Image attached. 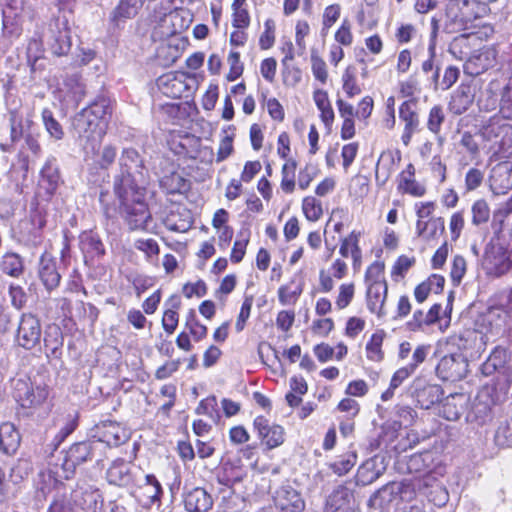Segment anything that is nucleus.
<instances>
[{
	"label": "nucleus",
	"instance_id": "nucleus-1",
	"mask_svg": "<svg viewBox=\"0 0 512 512\" xmlns=\"http://www.w3.org/2000/svg\"><path fill=\"white\" fill-rule=\"evenodd\" d=\"M118 203L119 212L124 217L130 230H146L151 221V213L144 200V189L127 188L126 190H114Z\"/></svg>",
	"mask_w": 512,
	"mask_h": 512
},
{
	"label": "nucleus",
	"instance_id": "nucleus-2",
	"mask_svg": "<svg viewBox=\"0 0 512 512\" xmlns=\"http://www.w3.org/2000/svg\"><path fill=\"white\" fill-rule=\"evenodd\" d=\"M119 166L120 173L115 177L114 190L137 189L145 184L148 172L145 160L135 148L123 149Z\"/></svg>",
	"mask_w": 512,
	"mask_h": 512
},
{
	"label": "nucleus",
	"instance_id": "nucleus-3",
	"mask_svg": "<svg viewBox=\"0 0 512 512\" xmlns=\"http://www.w3.org/2000/svg\"><path fill=\"white\" fill-rule=\"evenodd\" d=\"M10 137L0 143L4 152L12 151L20 140H24L26 147L35 155L41 151L37 136L34 134L35 123L30 114L26 117L18 109L9 111Z\"/></svg>",
	"mask_w": 512,
	"mask_h": 512
},
{
	"label": "nucleus",
	"instance_id": "nucleus-4",
	"mask_svg": "<svg viewBox=\"0 0 512 512\" xmlns=\"http://www.w3.org/2000/svg\"><path fill=\"white\" fill-rule=\"evenodd\" d=\"M107 124L81 110L73 120V127L85 150L94 151L106 134Z\"/></svg>",
	"mask_w": 512,
	"mask_h": 512
},
{
	"label": "nucleus",
	"instance_id": "nucleus-5",
	"mask_svg": "<svg viewBox=\"0 0 512 512\" xmlns=\"http://www.w3.org/2000/svg\"><path fill=\"white\" fill-rule=\"evenodd\" d=\"M41 336L42 326L37 316L32 313H23L14 336L15 344L25 350H32L40 344Z\"/></svg>",
	"mask_w": 512,
	"mask_h": 512
},
{
	"label": "nucleus",
	"instance_id": "nucleus-6",
	"mask_svg": "<svg viewBox=\"0 0 512 512\" xmlns=\"http://www.w3.org/2000/svg\"><path fill=\"white\" fill-rule=\"evenodd\" d=\"M96 447V442L93 440L73 444L63 457L61 476L70 479L78 465L92 460Z\"/></svg>",
	"mask_w": 512,
	"mask_h": 512
},
{
	"label": "nucleus",
	"instance_id": "nucleus-7",
	"mask_svg": "<svg viewBox=\"0 0 512 512\" xmlns=\"http://www.w3.org/2000/svg\"><path fill=\"white\" fill-rule=\"evenodd\" d=\"M92 438L96 446L105 443L109 447H117L129 439V432L119 423L103 421L92 429Z\"/></svg>",
	"mask_w": 512,
	"mask_h": 512
},
{
	"label": "nucleus",
	"instance_id": "nucleus-8",
	"mask_svg": "<svg viewBox=\"0 0 512 512\" xmlns=\"http://www.w3.org/2000/svg\"><path fill=\"white\" fill-rule=\"evenodd\" d=\"M496 62V49L492 46H484L471 53L463 65V70L467 75L478 76L490 68H493Z\"/></svg>",
	"mask_w": 512,
	"mask_h": 512
},
{
	"label": "nucleus",
	"instance_id": "nucleus-9",
	"mask_svg": "<svg viewBox=\"0 0 512 512\" xmlns=\"http://www.w3.org/2000/svg\"><path fill=\"white\" fill-rule=\"evenodd\" d=\"M52 53L56 56L66 55L71 48V38L69 29L58 20H52L49 23L48 31L43 33Z\"/></svg>",
	"mask_w": 512,
	"mask_h": 512
},
{
	"label": "nucleus",
	"instance_id": "nucleus-10",
	"mask_svg": "<svg viewBox=\"0 0 512 512\" xmlns=\"http://www.w3.org/2000/svg\"><path fill=\"white\" fill-rule=\"evenodd\" d=\"M46 385H33L23 380H17L15 384V399L22 407L37 406L42 404L48 397Z\"/></svg>",
	"mask_w": 512,
	"mask_h": 512
},
{
	"label": "nucleus",
	"instance_id": "nucleus-11",
	"mask_svg": "<svg viewBox=\"0 0 512 512\" xmlns=\"http://www.w3.org/2000/svg\"><path fill=\"white\" fill-rule=\"evenodd\" d=\"M467 361L461 354H450L442 357L436 366V374L445 381H456L465 376Z\"/></svg>",
	"mask_w": 512,
	"mask_h": 512
},
{
	"label": "nucleus",
	"instance_id": "nucleus-12",
	"mask_svg": "<svg viewBox=\"0 0 512 512\" xmlns=\"http://www.w3.org/2000/svg\"><path fill=\"white\" fill-rule=\"evenodd\" d=\"M71 493L73 503L83 512L103 511V497L98 489L91 486L77 487Z\"/></svg>",
	"mask_w": 512,
	"mask_h": 512
},
{
	"label": "nucleus",
	"instance_id": "nucleus-13",
	"mask_svg": "<svg viewBox=\"0 0 512 512\" xmlns=\"http://www.w3.org/2000/svg\"><path fill=\"white\" fill-rule=\"evenodd\" d=\"M483 139L493 142L498 150H507L512 146V125L490 122L481 129Z\"/></svg>",
	"mask_w": 512,
	"mask_h": 512
},
{
	"label": "nucleus",
	"instance_id": "nucleus-14",
	"mask_svg": "<svg viewBox=\"0 0 512 512\" xmlns=\"http://www.w3.org/2000/svg\"><path fill=\"white\" fill-rule=\"evenodd\" d=\"M411 390L417 403L423 409H429L438 403L443 396V391L439 385L426 384L421 378L414 379Z\"/></svg>",
	"mask_w": 512,
	"mask_h": 512
},
{
	"label": "nucleus",
	"instance_id": "nucleus-15",
	"mask_svg": "<svg viewBox=\"0 0 512 512\" xmlns=\"http://www.w3.org/2000/svg\"><path fill=\"white\" fill-rule=\"evenodd\" d=\"M62 179L55 158L47 159L40 171L39 189L43 190L49 200L56 192Z\"/></svg>",
	"mask_w": 512,
	"mask_h": 512
},
{
	"label": "nucleus",
	"instance_id": "nucleus-16",
	"mask_svg": "<svg viewBox=\"0 0 512 512\" xmlns=\"http://www.w3.org/2000/svg\"><path fill=\"white\" fill-rule=\"evenodd\" d=\"M39 278L48 291L56 289L61 280V274L57 266V261L50 254L44 253L39 261Z\"/></svg>",
	"mask_w": 512,
	"mask_h": 512
},
{
	"label": "nucleus",
	"instance_id": "nucleus-17",
	"mask_svg": "<svg viewBox=\"0 0 512 512\" xmlns=\"http://www.w3.org/2000/svg\"><path fill=\"white\" fill-rule=\"evenodd\" d=\"M275 504L281 512H303L305 502L292 486H282L275 496Z\"/></svg>",
	"mask_w": 512,
	"mask_h": 512
},
{
	"label": "nucleus",
	"instance_id": "nucleus-18",
	"mask_svg": "<svg viewBox=\"0 0 512 512\" xmlns=\"http://www.w3.org/2000/svg\"><path fill=\"white\" fill-rule=\"evenodd\" d=\"M510 358V352L507 348L496 346L490 353L487 360L481 365V372L485 376H490L495 372L508 375L510 368L507 366Z\"/></svg>",
	"mask_w": 512,
	"mask_h": 512
},
{
	"label": "nucleus",
	"instance_id": "nucleus-19",
	"mask_svg": "<svg viewBox=\"0 0 512 512\" xmlns=\"http://www.w3.org/2000/svg\"><path fill=\"white\" fill-rule=\"evenodd\" d=\"M475 91L469 83H461L451 95L448 108L451 113L461 115L473 104Z\"/></svg>",
	"mask_w": 512,
	"mask_h": 512
},
{
	"label": "nucleus",
	"instance_id": "nucleus-20",
	"mask_svg": "<svg viewBox=\"0 0 512 512\" xmlns=\"http://www.w3.org/2000/svg\"><path fill=\"white\" fill-rule=\"evenodd\" d=\"M183 502L188 512H207L213 505L211 495L201 487L185 491Z\"/></svg>",
	"mask_w": 512,
	"mask_h": 512
},
{
	"label": "nucleus",
	"instance_id": "nucleus-21",
	"mask_svg": "<svg viewBox=\"0 0 512 512\" xmlns=\"http://www.w3.org/2000/svg\"><path fill=\"white\" fill-rule=\"evenodd\" d=\"M405 485L391 482L377 490L369 499L368 505L376 509H384L396 498L400 497Z\"/></svg>",
	"mask_w": 512,
	"mask_h": 512
},
{
	"label": "nucleus",
	"instance_id": "nucleus-22",
	"mask_svg": "<svg viewBox=\"0 0 512 512\" xmlns=\"http://www.w3.org/2000/svg\"><path fill=\"white\" fill-rule=\"evenodd\" d=\"M397 182V189L401 193L414 197H422L426 193V187L415 179V167L412 163L399 174Z\"/></svg>",
	"mask_w": 512,
	"mask_h": 512
},
{
	"label": "nucleus",
	"instance_id": "nucleus-23",
	"mask_svg": "<svg viewBox=\"0 0 512 512\" xmlns=\"http://www.w3.org/2000/svg\"><path fill=\"white\" fill-rule=\"evenodd\" d=\"M162 487L153 474H147L144 483L140 484L136 490L137 499L145 506H149L160 500Z\"/></svg>",
	"mask_w": 512,
	"mask_h": 512
},
{
	"label": "nucleus",
	"instance_id": "nucleus-24",
	"mask_svg": "<svg viewBox=\"0 0 512 512\" xmlns=\"http://www.w3.org/2000/svg\"><path fill=\"white\" fill-rule=\"evenodd\" d=\"M80 249L84 255L85 262L93 261L105 254L103 242L92 231H86L80 235Z\"/></svg>",
	"mask_w": 512,
	"mask_h": 512
},
{
	"label": "nucleus",
	"instance_id": "nucleus-25",
	"mask_svg": "<svg viewBox=\"0 0 512 512\" xmlns=\"http://www.w3.org/2000/svg\"><path fill=\"white\" fill-rule=\"evenodd\" d=\"M131 464L124 460H116L107 470V480L117 486H128L133 481Z\"/></svg>",
	"mask_w": 512,
	"mask_h": 512
},
{
	"label": "nucleus",
	"instance_id": "nucleus-26",
	"mask_svg": "<svg viewBox=\"0 0 512 512\" xmlns=\"http://www.w3.org/2000/svg\"><path fill=\"white\" fill-rule=\"evenodd\" d=\"M21 437L14 426L10 422L0 425V450L8 455L14 454L20 446Z\"/></svg>",
	"mask_w": 512,
	"mask_h": 512
},
{
	"label": "nucleus",
	"instance_id": "nucleus-27",
	"mask_svg": "<svg viewBox=\"0 0 512 512\" xmlns=\"http://www.w3.org/2000/svg\"><path fill=\"white\" fill-rule=\"evenodd\" d=\"M141 6V0H120L119 4L111 13V23L115 27H120L127 19L136 16Z\"/></svg>",
	"mask_w": 512,
	"mask_h": 512
},
{
	"label": "nucleus",
	"instance_id": "nucleus-28",
	"mask_svg": "<svg viewBox=\"0 0 512 512\" xmlns=\"http://www.w3.org/2000/svg\"><path fill=\"white\" fill-rule=\"evenodd\" d=\"M352 498L353 494L350 489L340 485L328 496L326 500L325 511L344 512L349 508Z\"/></svg>",
	"mask_w": 512,
	"mask_h": 512
},
{
	"label": "nucleus",
	"instance_id": "nucleus-29",
	"mask_svg": "<svg viewBox=\"0 0 512 512\" xmlns=\"http://www.w3.org/2000/svg\"><path fill=\"white\" fill-rule=\"evenodd\" d=\"M388 292L387 285H368L367 289V307L372 313L378 316L384 314L383 307Z\"/></svg>",
	"mask_w": 512,
	"mask_h": 512
},
{
	"label": "nucleus",
	"instance_id": "nucleus-30",
	"mask_svg": "<svg viewBox=\"0 0 512 512\" xmlns=\"http://www.w3.org/2000/svg\"><path fill=\"white\" fill-rule=\"evenodd\" d=\"M396 165L395 157L391 151L383 152L377 162L375 179L378 186H384L392 173Z\"/></svg>",
	"mask_w": 512,
	"mask_h": 512
},
{
	"label": "nucleus",
	"instance_id": "nucleus-31",
	"mask_svg": "<svg viewBox=\"0 0 512 512\" xmlns=\"http://www.w3.org/2000/svg\"><path fill=\"white\" fill-rule=\"evenodd\" d=\"M82 110L108 125L112 114V103L108 97L101 95Z\"/></svg>",
	"mask_w": 512,
	"mask_h": 512
},
{
	"label": "nucleus",
	"instance_id": "nucleus-32",
	"mask_svg": "<svg viewBox=\"0 0 512 512\" xmlns=\"http://www.w3.org/2000/svg\"><path fill=\"white\" fill-rule=\"evenodd\" d=\"M512 218V197L504 206L495 210L492 214L491 230L497 239H500L506 222Z\"/></svg>",
	"mask_w": 512,
	"mask_h": 512
},
{
	"label": "nucleus",
	"instance_id": "nucleus-33",
	"mask_svg": "<svg viewBox=\"0 0 512 512\" xmlns=\"http://www.w3.org/2000/svg\"><path fill=\"white\" fill-rule=\"evenodd\" d=\"M0 270L8 276L19 278L24 272L23 259L16 253H6L0 261Z\"/></svg>",
	"mask_w": 512,
	"mask_h": 512
},
{
	"label": "nucleus",
	"instance_id": "nucleus-34",
	"mask_svg": "<svg viewBox=\"0 0 512 512\" xmlns=\"http://www.w3.org/2000/svg\"><path fill=\"white\" fill-rule=\"evenodd\" d=\"M160 186L168 194H177L186 192L189 189V182L179 173L173 172L161 178Z\"/></svg>",
	"mask_w": 512,
	"mask_h": 512
},
{
	"label": "nucleus",
	"instance_id": "nucleus-35",
	"mask_svg": "<svg viewBox=\"0 0 512 512\" xmlns=\"http://www.w3.org/2000/svg\"><path fill=\"white\" fill-rule=\"evenodd\" d=\"M380 471L376 469V462L373 459L365 461L357 471L356 480L358 484L369 485L377 480Z\"/></svg>",
	"mask_w": 512,
	"mask_h": 512
},
{
	"label": "nucleus",
	"instance_id": "nucleus-36",
	"mask_svg": "<svg viewBox=\"0 0 512 512\" xmlns=\"http://www.w3.org/2000/svg\"><path fill=\"white\" fill-rule=\"evenodd\" d=\"M41 117L47 133L55 140H61L64 137V130L62 125L54 117L53 112L48 108H44Z\"/></svg>",
	"mask_w": 512,
	"mask_h": 512
},
{
	"label": "nucleus",
	"instance_id": "nucleus-37",
	"mask_svg": "<svg viewBox=\"0 0 512 512\" xmlns=\"http://www.w3.org/2000/svg\"><path fill=\"white\" fill-rule=\"evenodd\" d=\"M297 168V162L295 159H287L286 163L282 167V180L281 189L285 193H292L295 188V171Z\"/></svg>",
	"mask_w": 512,
	"mask_h": 512
},
{
	"label": "nucleus",
	"instance_id": "nucleus-38",
	"mask_svg": "<svg viewBox=\"0 0 512 512\" xmlns=\"http://www.w3.org/2000/svg\"><path fill=\"white\" fill-rule=\"evenodd\" d=\"M472 224L481 226L486 224L491 216L488 203L484 199L476 200L471 207Z\"/></svg>",
	"mask_w": 512,
	"mask_h": 512
},
{
	"label": "nucleus",
	"instance_id": "nucleus-39",
	"mask_svg": "<svg viewBox=\"0 0 512 512\" xmlns=\"http://www.w3.org/2000/svg\"><path fill=\"white\" fill-rule=\"evenodd\" d=\"M63 337L59 331L52 337L49 334L44 338L45 354L48 359H59L62 354Z\"/></svg>",
	"mask_w": 512,
	"mask_h": 512
},
{
	"label": "nucleus",
	"instance_id": "nucleus-40",
	"mask_svg": "<svg viewBox=\"0 0 512 512\" xmlns=\"http://www.w3.org/2000/svg\"><path fill=\"white\" fill-rule=\"evenodd\" d=\"M500 113L503 118L512 120V78L507 79L501 89Z\"/></svg>",
	"mask_w": 512,
	"mask_h": 512
},
{
	"label": "nucleus",
	"instance_id": "nucleus-41",
	"mask_svg": "<svg viewBox=\"0 0 512 512\" xmlns=\"http://www.w3.org/2000/svg\"><path fill=\"white\" fill-rule=\"evenodd\" d=\"M383 333H374L371 336L370 341L366 345L367 358L374 362H380L384 358L383 351L381 349L383 343Z\"/></svg>",
	"mask_w": 512,
	"mask_h": 512
},
{
	"label": "nucleus",
	"instance_id": "nucleus-42",
	"mask_svg": "<svg viewBox=\"0 0 512 512\" xmlns=\"http://www.w3.org/2000/svg\"><path fill=\"white\" fill-rule=\"evenodd\" d=\"M385 265L383 262L375 261L367 269L365 281L367 285H387L384 278Z\"/></svg>",
	"mask_w": 512,
	"mask_h": 512
},
{
	"label": "nucleus",
	"instance_id": "nucleus-43",
	"mask_svg": "<svg viewBox=\"0 0 512 512\" xmlns=\"http://www.w3.org/2000/svg\"><path fill=\"white\" fill-rule=\"evenodd\" d=\"M42 40L43 35L39 36L38 39L33 38L27 46V60L32 72L36 71L37 63L42 58Z\"/></svg>",
	"mask_w": 512,
	"mask_h": 512
},
{
	"label": "nucleus",
	"instance_id": "nucleus-44",
	"mask_svg": "<svg viewBox=\"0 0 512 512\" xmlns=\"http://www.w3.org/2000/svg\"><path fill=\"white\" fill-rule=\"evenodd\" d=\"M250 232L249 230H241L238 234V239L234 242L232 252H231V261L233 263H239L242 261L246 247L249 242Z\"/></svg>",
	"mask_w": 512,
	"mask_h": 512
},
{
	"label": "nucleus",
	"instance_id": "nucleus-45",
	"mask_svg": "<svg viewBox=\"0 0 512 512\" xmlns=\"http://www.w3.org/2000/svg\"><path fill=\"white\" fill-rule=\"evenodd\" d=\"M414 106L415 104L412 101H405L399 109V117L405 122V127H408V129H416L419 125Z\"/></svg>",
	"mask_w": 512,
	"mask_h": 512
},
{
	"label": "nucleus",
	"instance_id": "nucleus-46",
	"mask_svg": "<svg viewBox=\"0 0 512 512\" xmlns=\"http://www.w3.org/2000/svg\"><path fill=\"white\" fill-rule=\"evenodd\" d=\"M217 406V398L215 396H209L200 401L195 412L198 415H207L215 421H218L220 419V414Z\"/></svg>",
	"mask_w": 512,
	"mask_h": 512
},
{
	"label": "nucleus",
	"instance_id": "nucleus-47",
	"mask_svg": "<svg viewBox=\"0 0 512 512\" xmlns=\"http://www.w3.org/2000/svg\"><path fill=\"white\" fill-rule=\"evenodd\" d=\"M8 295L12 307L17 310H21L25 307L28 300V295L22 286L11 283L8 287Z\"/></svg>",
	"mask_w": 512,
	"mask_h": 512
},
{
	"label": "nucleus",
	"instance_id": "nucleus-48",
	"mask_svg": "<svg viewBox=\"0 0 512 512\" xmlns=\"http://www.w3.org/2000/svg\"><path fill=\"white\" fill-rule=\"evenodd\" d=\"M75 504L70 496L66 494L57 495L49 506L48 512H74Z\"/></svg>",
	"mask_w": 512,
	"mask_h": 512
},
{
	"label": "nucleus",
	"instance_id": "nucleus-49",
	"mask_svg": "<svg viewBox=\"0 0 512 512\" xmlns=\"http://www.w3.org/2000/svg\"><path fill=\"white\" fill-rule=\"evenodd\" d=\"M32 470L31 463L26 459H19L11 468L10 479L13 483H19L26 478Z\"/></svg>",
	"mask_w": 512,
	"mask_h": 512
},
{
	"label": "nucleus",
	"instance_id": "nucleus-50",
	"mask_svg": "<svg viewBox=\"0 0 512 512\" xmlns=\"http://www.w3.org/2000/svg\"><path fill=\"white\" fill-rule=\"evenodd\" d=\"M445 120V113L440 105H435L431 108L429 112L427 127L428 129L434 133H439L441 129V125Z\"/></svg>",
	"mask_w": 512,
	"mask_h": 512
},
{
	"label": "nucleus",
	"instance_id": "nucleus-51",
	"mask_svg": "<svg viewBox=\"0 0 512 512\" xmlns=\"http://www.w3.org/2000/svg\"><path fill=\"white\" fill-rule=\"evenodd\" d=\"M262 440L269 449L281 445L284 441V430L279 425H272L265 433Z\"/></svg>",
	"mask_w": 512,
	"mask_h": 512
},
{
	"label": "nucleus",
	"instance_id": "nucleus-52",
	"mask_svg": "<svg viewBox=\"0 0 512 512\" xmlns=\"http://www.w3.org/2000/svg\"><path fill=\"white\" fill-rule=\"evenodd\" d=\"M302 209L309 221H317L322 215L321 204L313 197L304 198Z\"/></svg>",
	"mask_w": 512,
	"mask_h": 512
},
{
	"label": "nucleus",
	"instance_id": "nucleus-53",
	"mask_svg": "<svg viewBox=\"0 0 512 512\" xmlns=\"http://www.w3.org/2000/svg\"><path fill=\"white\" fill-rule=\"evenodd\" d=\"M64 85L76 100H81L85 95V86L78 74L67 76Z\"/></svg>",
	"mask_w": 512,
	"mask_h": 512
},
{
	"label": "nucleus",
	"instance_id": "nucleus-54",
	"mask_svg": "<svg viewBox=\"0 0 512 512\" xmlns=\"http://www.w3.org/2000/svg\"><path fill=\"white\" fill-rule=\"evenodd\" d=\"M356 463V455L349 454L341 456L338 460L333 462L330 467L333 472L339 476L348 473Z\"/></svg>",
	"mask_w": 512,
	"mask_h": 512
},
{
	"label": "nucleus",
	"instance_id": "nucleus-55",
	"mask_svg": "<svg viewBox=\"0 0 512 512\" xmlns=\"http://www.w3.org/2000/svg\"><path fill=\"white\" fill-rule=\"evenodd\" d=\"M495 441L499 446H512V424L501 423L495 432Z\"/></svg>",
	"mask_w": 512,
	"mask_h": 512
},
{
	"label": "nucleus",
	"instance_id": "nucleus-56",
	"mask_svg": "<svg viewBox=\"0 0 512 512\" xmlns=\"http://www.w3.org/2000/svg\"><path fill=\"white\" fill-rule=\"evenodd\" d=\"M484 180V172L478 168H470L465 175L466 190L473 191L481 186Z\"/></svg>",
	"mask_w": 512,
	"mask_h": 512
},
{
	"label": "nucleus",
	"instance_id": "nucleus-57",
	"mask_svg": "<svg viewBox=\"0 0 512 512\" xmlns=\"http://www.w3.org/2000/svg\"><path fill=\"white\" fill-rule=\"evenodd\" d=\"M228 63L230 64V71L227 75L228 81H234L243 73V65L240 62V54L236 51H231L228 56Z\"/></svg>",
	"mask_w": 512,
	"mask_h": 512
},
{
	"label": "nucleus",
	"instance_id": "nucleus-58",
	"mask_svg": "<svg viewBox=\"0 0 512 512\" xmlns=\"http://www.w3.org/2000/svg\"><path fill=\"white\" fill-rule=\"evenodd\" d=\"M302 293V287L291 290L289 286H281L278 290L279 301L283 305L294 304Z\"/></svg>",
	"mask_w": 512,
	"mask_h": 512
},
{
	"label": "nucleus",
	"instance_id": "nucleus-59",
	"mask_svg": "<svg viewBox=\"0 0 512 512\" xmlns=\"http://www.w3.org/2000/svg\"><path fill=\"white\" fill-rule=\"evenodd\" d=\"M445 231V222L442 217H432L429 219L428 230L425 240L430 241L442 235Z\"/></svg>",
	"mask_w": 512,
	"mask_h": 512
},
{
	"label": "nucleus",
	"instance_id": "nucleus-60",
	"mask_svg": "<svg viewBox=\"0 0 512 512\" xmlns=\"http://www.w3.org/2000/svg\"><path fill=\"white\" fill-rule=\"evenodd\" d=\"M186 326L189 328L190 333L192 334L196 341L205 338L207 335V327L205 325L200 324L195 319L194 311L190 312V316L187 319Z\"/></svg>",
	"mask_w": 512,
	"mask_h": 512
},
{
	"label": "nucleus",
	"instance_id": "nucleus-61",
	"mask_svg": "<svg viewBox=\"0 0 512 512\" xmlns=\"http://www.w3.org/2000/svg\"><path fill=\"white\" fill-rule=\"evenodd\" d=\"M252 305H253V297L252 296L245 297V299L242 303L236 324H235V328H236L237 332H241L244 329L245 323H246L247 319L250 317Z\"/></svg>",
	"mask_w": 512,
	"mask_h": 512
},
{
	"label": "nucleus",
	"instance_id": "nucleus-62",
	"mask_svg": "<svg viewBox=\"0 0 512 512\" xmlns=\"http://www.w3.org/2000/svg\"><path fill=\"white\" fill-rule=\"evenodd\" d=\"M335 40L344 46H350L353 42V35L351 32V24L349 20H343L341 26L335 33Z\"/></svg>",
	"mask_w": 512,
	"mask_h": 512
},
{
	"label": "nucleus",
	"instance_id": "nucleus-63",
	"mask_svg": "<svg viewBox=\"0 0 512 512\" xmlns=\"http://www.w3.org/2000/svg\"><path fill=\"white\" fill-rule=\"evenodd\" d=\"M354 296V285L342 284L339 288V295L336 300V305L339 309L347 307L352 301Z\"/></svg>",
	"mask_w": 512,
	"mask_h": 512
},
{
	"label": "nucleus",
	"instance_id": "nucleus-64",
	"mask_svg": "<svg viewBox=\"0 0 512 512\" xmlns=\"http://www.w3.org/2000/svg\"><path fill=\"white\" fill-rule=\"evenodd\" d=\"M500 312H503L506 316L512 317V291H510L503 301L500 303V307H491L489 309L488 318H494V316H500Z\"/></svg>",
	"mask_w": 512,
	"mask_h": 512
}]
</instances>
